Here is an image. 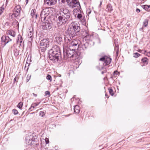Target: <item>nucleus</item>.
<instances>
[{
	"label": "nucleus",
	"instance_id": "obj_1",
	"mask_svg": "<svg viewBox=\"0 0 150 150\" xmlns=\"http://www.w3.org/2000/svg\"><path fill=\"white\" fill-rule=\"evenodd\" d=\"M64 40L69 45V47L66 49V52H64V59H67L69 58H72L76 59L78 58V53L76 52L75 50L79 47L80 41L78 40L74 39L71 41L67 36L64 38Z\"/></svg>",
	"mask_w": 150,
	"mask_h": 150
},
{
	"label": "nucleus",
	"instance_id": "obj_2",
	"mask_svg": "<svg viewBox=\"0 0 150 150\" xmlns=\"http://www.w3.org/2000/svg\"><path fill=\"white\" fill-rule=\"evenodd\" d=\"M70 16L71 14L68 10L66 8L60 9L56 16L58 19V24L60 25L67 24L71 19Z\"/></svg>",
	"mask_w": 150,
	"mask_h": 150
},
{
	"label": "nucleus",
	"instance_id": "obj_3",
	"mask_svg": "<svg viewBox=\"0 0 150 150\" xmlns=\"http://www.w3.org/2000/svg\"><path fill=\"white\" fill-rule=\"evenodd\" d=\"M49 58L53 62H57L61 57V54L58 47L54 46L49 51Z\"/></svg>",
	"mask_w": 150,
	"mask_h": 150
},
{
	"label": "nucleus",
	"instance_id": "obj_4",
	"mask_svg": "<svg viewBox=\"0 0 150 150\" xmlns=\"http://www.w3.org/2000/svg\"><path fill=\"white\" fill-rule=\"evenodd\" d=\"M69 30V36H67L69 38V37L70 40L71 41L73 38L75 37L77 33L79 31L80 27L79 24L77 23L73 22L71 23Z\"/></svg>",
	"mask_w": 150,
	"mask_h": 150
},
{
	"label": "nucleus",
	"instance_id": "obj_5",
	"mask_svg": "<svg viewBox=\"0 0 150 150\" xmlns=\"http://www.w3.org/2000/svg\"><path fill=\"white\" fill-rule=\"evenodd\" d=\"M26 143L30 146H34L38 144V139L35 136L32 135L27 136L25 138Z\"/></svg>",
	"mask_w": 150,
	"mask_h": 150
},
{
	"label": "nucleus",
	"instance_id": "obj_6",
	"mask_svg": "<svg viewBox=\"0 0 150 150\" xmlns=\"http://www.w3.org/2000/svg\"><path fill=\"white\" fill-rule=\"evenodd\" d=\"M69 6L72 8L77 7L79 9L80 5L78 1L77 0H66Z\"/></svg>",
	"mask_w": 150,
	"mask_h": 150
},
{
	"label": "nucleus",
	"instance_id": "obj_7",
	"mask_svg": "<svg viewBox=\"0 0 150 150\" xmlns=\"http://www.w3.org/2000/svg\"><path fill=\"white\" fill-rule=\"evenodd\" d=\"M49 39H45L42 40L40 42V48L42 51H45L49 45Z\"/></svg>",
	"mask_w": 150,
	"mask_h": 150
},
{
	"label": "nucleus",
	"instance_id": "obj_8",
	"mask_svg": "<svg viewBox=\"0 0 150 150\" xmlns=\"http://www.w3.org/2000/svg\"><path fill=\"white\" fill-rule=\"evenodd\" d=\"M50 13V8H46L43 9L41 11L40 13V17L42 21H44L47 16Z\"/></svg>",
	"mask_w": 150,
	"mask_h": 150
},
{
	"label": "nucleus",
	"instance_id": "obj_9",
	"mask_svg": "<svg viewBox=\"0 0 150 150\" xmlns=\"http://www.w3.org/2000/svg\"><path fill=\"white\" fill-rule=\"evenodd\" d=\"M21 11V7L20 6L18 5L16 6L14 9L13 14H10V18L11 17V18L13 17H16L20 14Z\"/></svg>",
	"mask_w": 150,
	"mask_h": 150
},
{
	"label": "nucleus",
	"instance_id": "obj_10",
	"mask_svg": "<svg viewBox=\"0 0 150 150\" xmlns=\"http://www.w3.org/2000/svg\"><path fill=\"white\" fill-rule=\"evenodd\" d=\"M1 44L3 46H5L9 41H11V40L8 36H3L1 38Z\"/></svg>",
	"mask_w": 150,
	"mask_h": 150
},
{
	"label": "nucleus",
	"instance_id": "obj_11",
	"mask_svg": "<svg viewBox=\"0 0 150 150\" xmlns=\"http://www.w3.org/2000/svg\"><path fill=\"white\" fill-rule=\"evenodd\" d=\"M52 27L50 23L48 21H46L42 25V28L44 30H49Z\"/></svg>",
	"mask_w": 150,
	"mask_h": 150
},
{
	"label": "nucleus",
	"instance_id": "obj_12",
	"mask_svg": "<svg viewBox=\"0 0 150 150\" xmlns=\"http://www.w3.org/2000/svg\"><path fill=\"white\" fill-rule=\"evenodd\" d=\"M57 0H44V4L49 6H52L56 4Z\"/></svg>",
	"mask_w": 150,
	"mask_h": 150
},
{
	"label": "nucleus",
	"instance_id": "obj_13",
	"mask_svg": "<svg viewBox=\"0 0 150 150\" xmlns=\"http://www.w3.org/2000/svg\"><path fill=\"white\" fill-rule=\"evenodd\" d=\"M148 21L147 19H145L143 22V26L139 29L140 31H143V28L144 27H146L148 25Z\"/></svg>",
	"mask_w": 150,
	"mask_h": 150
},
{
	"label": "nucleus",
	"instance_id": "obj_14",
	"mask_svg": "<svg viewBox=\"0 0 150 150\" xmlns=\"http://www.w3.org/2000/svg\"><path fill=\"white\" fill-rule=\"evenodd\" d=\"M31 15L33 18L36 19L37 18V14L36 13V11L34 9L31 10Z\"/></svg>",
	"mask_w": 150,
	"mask_h": 150
},
{
	"label": "nucleus",
	"instance_id": "obj_15",
	"mask_svg": "<svg viewBox=\"0 0 150 150\" xmlns=\"http://www.w3.org/2000/svg\"><path fill=\"white\" fill-rule=\"evenodd\" d=\"M86 37L83 38V39L84 40L87 41H91L93 38V36L91 35H86Z\"/></svg>",
	"mask_w": 150,
	"mask_h": 150
},
{
	"label": "nucleus",
	"instance_id": "obj_16",
	"mask_svg": "<svg viewBox=\"0 0 150 150\" xmlns=\"http://www.w3.org/2000/svg\"><path fill=\"white\" fill-rule=\"evenodd\" d=\"M29 31L28 34V36L29 38H30L32 39L33 38V28H31L29 29Z\"/></svg>",
	"mask_w": 150,
	"mask_h": 150
},
{
	"label": "nucleus",
	"instance_id": "obj_17",
	"mask_svg": "<svg viewBox=\"0 0 150 150\" xmlns=\"http://www.w3.org/2000/svg\"><path fill=\"white\" fill-rule=\"evenodd\" d=\"M111 59L110 58L105 56V63L106 65H108L111 62Z\"/></svg>",
	"mask_w": 150,
	"mask_h": 150
},
{
	"label": "nucleus",
	"instance_id": "obj_18",
	"mask_svg": "<svg viewBox=\"0 0 150 150\" xmlns=\"http://www.w3.org/2000/svg\"><path fill=\"white\" fill-rule=\"evenodd\" d=\"M40 102L38 103H34L32 104L31 107L29 109V110L30 111H32L33 110L35 107L37 106Z\"/></svg>",
	"mask_w": 150,
	"mask_h": 150
},
{
	"label": "nucleus",
	"instance_id": "obj_19",
	"mask_svg": "<svg viewBox=\"0 0 150 150\" xmlns=\"http://www.w3.org/2000/svg\"><path fill=\"white\" fill-rule=\"evenodd\" d=\"M7 33L13 37H14L16 35L15 32L13 30H8L7 32Z\"/></svg>",
	"mask_w": 150,
	"mask_h": 150
},
{
	"label": "nucleus",
	"instance_id": "obj_20",
	"mask_svg": "<svg viewBox=\"0 0 150 150\" xmlns=\"http://www.w3.org/2000/svg\"><path fill=\"white\" fill-rule=\"evenodd\" d=\"M142 61L144 65H147L149 62L148 59L146 57H144L142 59Z\"/></svg>",
	"mask_w": 150,
	"mask_h": 150
},
{
	"label": "nucleus",
	"instance_id": "obj_21",
	"mask_svg": "<svg viewBox=\"0 0 150 150\" xmlns=\"http://www.w3.org/2000/svg\"><path fill=\"white\" fill-rule=\"evenodd\" d=\"M112 10V7L110 4H108L107 6V8L106 10V11L111 12Z\"/></svg>",
	"mask_w": 150,
	"mask_h": 150
},
{
	"label": "nucleus",
	"instance_id": "obj_22",
	"mask_svg": "<svg viewBox=\"0 0 150 150\" xmlns=\"http://www.w3.org/2000/svg\"><path fill=\"white\" fill-rule=\"evenodd\" d=\"M74 112L76 113H78L80 111V108L78 105H76L74 108Z\"/></svg>",
	"mask_w": 150,
	"mask_h": 150
},
{
	"label": "nucleus",
	"instance_id": "obj_23",
	"mask_svg": "<svg viewBox=\"0 0 150 150\" xmlns=\"http://www.w3.org/2000/svg\"><path fill=\"white\" fill-rule=\"evenodd\" d=\"M143 8L145 10L149 11H150V5H146L142 6Z\"/></svg>",
	"mask_w": 150,
	"mask_h": 150
},
{
	"label": "nucleus",
	"instance_id": "obj_24",
	"mask_svg": "<svg viewBox=\"0 0 150 150\" xmlns=\"http://www.w3.org/2000/svg\"><path fill=\"white\" fill-rule=\"evenodd\" d=\"M55 39L57 42H60L62 40V38L60 36L57 37L55 38Z\"/></svg>",
	"mask_w": 150,
	"mask_h": 150
},
{
	"label": "nucleus",
	"instance_id": "obj_25",
	"mask_svg": "<svg viewBox=\"0 0 150 150\" xmlns=\"http://www.w3.org/2000/svg\"><path fill=\"white\" fill-rule=\"evenodd\" d=\"M22 38L21 36H19L18 37V39L17 40V42L18 43H21L22 42Z\"/></svg>",
	"mask_w": 150,
	"mask_h": 150
},
{
	"label": "nucleus",
	"instance_id": "obj_26",
	"mask_svg": "<svg viewBox=\"0 0 150 150\" xmlns=\"http://www.w3.org/2000/svg\"><path fill=\"white\" fill-rule=\"evenodd\" d=\"M82 35L83 38L86 37V35H88V32L86 30H85L82 33Z\"/></svg>",
	"mask_w": 150,
	"mask_h": 150
},
{
	"label": "nucleus",
	"instance_id": "obj_27",
	"mask_svg": "<svg viewBox=\"0 0 150 150\" xmlns=\"http://www.w3.org/2000/svg\"><path fill=\"white\" fill-rule=\"evenodd\" d=\"M14 54L15 56H17L18 55V52L17 49L13 50Z\"/></svg>",
	"mask_w": 150,
	"mask_h": 150
},
{
	"label": "nucleus",
	"instance_id": "obj_28",
	"mask_svg": "<svg viewBox=\"0 0 150 150\" xmlns=\"http://www.w3.org/2000/svg\"><path fill=\"white\" fill-rule=\"evenodd\" d=\"M23 105V103L22 102H21L18 104L17 106L18 108L20 109H21Z\"/></svg>",
	"mask_w": 150,
	"mask_h": 150
},
{
	"label": "nucleus",
	"instance_id": "obj_29",
	"mask_svg": "<svg viewBox=\"0 0 150 150\" xmlns=\"http://www.w3.org/2000/svg\"><path fill=\"white\" fill-rule=\"evenodd\" d=\"M47 96V97H48L50 96V93L49 91H46L45 92V96Z\"/></svg>",
	"mask_w": 150,
	"mask_h": 150
},
{
	"label": "nucleus",
	"instance_id": "obj_30",
	"mask_svg": "<svg viewBox=\"0 0 150 150\" xmlns=\"http://www.w3.org/2000/svg\"><path fill=\"white\" fill-rule=\"evenodd\" d=\"M133 55V57L135 58L138 57L140 55V54L137 52L134 53Z\"/></svg>",
	"mask_w": 150,
	"mask_h": 150
},
{
	"label": "nucleus",
	"instance_id": "obj_31",
	"mask_svg": "<svg viewBox=\"0 0 150 150\" xmlns=\"http://www.w3.org/2000/svg\"><path fill=\"white\" fill-rule=\"evenodd\" d=\"M109 92L110 93L112 96L114 95L113 91L112 89L111 88L108 89Z\"/></svg>",
	"mask_w": 150,
	"mask_h": 150
},
{
	"label": "nucleus",
	"instance_id": "obj_32",
	"mask_svg": "<svg viewBox=\"0 0 150 150\" xmlns=\"http://www.w3.org/2000/svg\"><path fill=\"white\" fill-rule=\"evenodd\" d=\"M3 5L0 8V15H1L3 13V11L4 10V8L3 7Z\"/></svg>",
	"mask_w": 150,
	"mask_h": 150
},
{
	"label": "nucleus",
	"instance_id": "obj_33",
	"mask_svg": "<svg viewBox=\"0 0 150 150\" xmlns=\"http://www.w3.org/2000/svg\"><path fill=\"white\" fill-rule=\"evenodd\" d=\"M46 78L47 80H49L50 81H52L51 76L49 75H47V76Z\"/></svg>",
	"mask_w": 150,
	"mask_h": 150
},
{
	"label": "nucleus",
	"instance_id": "obj_34",
	"mask_svg": "<svg viewBox=\"0 0 150 150\" xmlns=\"http://www.w3.org/2000/svg\"><path fill=\"white\" fill-rule=\"evenodd\" d=\"M77 17L80 20L82 19V15L81 14L78 13L77 15Z\"/></svg>",
	"mask_w": 150,
	"mask_h": 150
},
{
	"label": "nucleus",
	"instance_id": "obj_35",
	"mask_svg": "<svg viewBox=\"0 0 150 150\" xmlns=\"http://www.w3.org/2000/svg\"><path fill=\"white\" fill-rule=\"evenodd\" d=\"M13 114L15 115H17L18 113V110L16 109H13Z\"/></svg>",
	"mask_w": 150,
	"mask_h": 150
},
{
	"label": "nucleus",
	"instance_id": "obj_36",
	"mask_svg": "<svg viewBox=\"0 0 150 150\" xmlns=\"http://www.w3.org/2000/svg\"><path fill=\"white\" fill-rule=\"evenodd\" d=\"M45 114V113L43 111H40L39 113L41 117H43Z\"/></svg>",
	"mask_w": 150,
	"mask_h": 150
},
{
	"label": "nucleus",
	"instance_id": "obj_37",
	"mask_svg": "<svg viewBox=\"0 0 150 150\" xmlns=\"http://www.w3.org/2000/svg\"><path fill=\"white\" fill-rule=\"evenodd\" d=\"M145 55L150 57V52H147L146 51V53L145 54Z\"/></svg>",
	"mask_w": 150,
	"mask_h": 150
},
{
	"label": "nucleus",
	"instance_id": "obj_38",
	"mask_svg": "<svg viewBox=\"0 0 150 150\" xmlns=\"http://www.w3.org/2000/svg\"><path fill=\"white\" fill-rule=\"evenodd\" d=\"M105 56H104L103 57H102L99 59V60L100 61H105Z\"/></svg>",
	"mask_w": 150,
	"mask_h": 150
},
{
	"label": "nucleus",
	"instance_id": "obj_39",
	"mask_svg": "<svg viewBox=\"0 0 150 150\" xmlns=\"http://www.w3.org/2000/svg\"><path fill=\"white\" fill-rule=\"evenodd\" d=\"M146 51H145V50H139V52H140L144 54H145V53H146Z\"/></svg>",
	"mask_w": 150,
	"mask_h": 150
},
{
	"label": "nucleus",
	"instance_id": "obj_40",
	"mask_svg": "<svg viewBox=\"0 0 150 150\" xmlns=\"http://www.w3.org/2000/svg\"><path fill=\"white\" fill-rule=\"evenodd\" d=\"M30 77H31L30 75L29 76V75H28L27 76V82H28L29 81V80L30 79Z\"/></svg>",
	"mask_w": 150,
	"mask_h": 150
},
{
	"label": "nucleus",
	"instance_id": "obj_41",
	"mask_svg": "<svg viewBox=\"0 0 150 150\" xmlns=\"http://www.w3.org/2000/svg\"><path fill=\"white\" fill-rule=\"evenodd\" d=\"M45 142L46 144H48L49 143V140L48 138H46L45 139Z\"/></svg>",
	"mask_w": 150,
	"mask_h": 150
},
{
	"label": "nucleus",
	"instance_id": "obj_42",
	"mask_svg": "<svg viewBox=\"0 0 150 150\" xmlns=\"http://www.w3.org/2000/svg\"><path fill=\"white\" fill-rule=\"evenodd\" d=\"M136 11L137 12L139 13L140 11L139 9L137 8L136 10Z\"/></svg>",
	"mask_w": 150,
	"mask_h": 150
},
{
	"label": "nucleus",
	"instance_id": "obj_43",
	"mask_svg": "<svg viewBox=\"0 0 150 150\" xmlns=\"http://www.w3.org/2000/svg\"><path fill=\"white\" fill-rule=\"evenodd\" d=\"M33 94L34 96L35 97H36L37 96V95L36 94L34 93H33Z\"/></svg>",
	"mask_w": 150,
	"mask_h": 150
},
{
	"label": "nucleus",
	"instance_id": "obj_44",
	"mask_svg": "<svg viewBox=\"0 0 150 150\" xmlns=\"http://www.w3.org/2000/svg\"><path fill=\"white\" fill-rule=\"evenodd\" d=\"M77 11L75 9H74V14L75 15V17H76V15L75 14V11Z\"/></svg>",
	"mask_w": 150,
	"mask_h": 150
},
{
	"label": "nucleus",
	"instance_id": "obj_45",
	"mask_svg": "<svg viewBox=\"0 0 150 150\" xmlns=\"http://www.w3.org/2000/svg\"><path fill=\"white\" fill-rule=\"evenodd\" d=\"M29 64H28V63H26L25 65V67H26V66H29Z\"/></svg>",
	"mask_w": 150,
	"mask_h": 150
},
{
	"label": "nucleus",
	"instance_id": "obj_46",
	"mask_svg": "<svg viewBox=\"0 0 150 150\" xmlns=\"http://www.w3.org/2000/svg\"><path fill=\"white\" fill-rule=\"evenodd\" d=\"M102 2L101 1H100V4L99 6L100 7L101 4H102Z\"/></svg>",
	"mask_w": 150,
	"mask_h": 150
},
{
	"label": "nucleus",
	"instance_id": "obj_47",
	"mask_svg": "<svg viewBox=\"0 0 150 150\" xmlns=\"http://www.w3.org/2000/svg\"><path fill=\"white\" fill-rule=\"evenodd\" d=\"M26 4H27L28 2V0H26Z\"/></svg>",
	"mask_w": 150,
	"mask_h": 150
},
{
	"label": "nucleus",
	"instance_id": "obj_48",
	"mask_svg": "<svg viewBox=\"0 0 150 150\" xmlns=\"http://www.w3.org/2000/svg\"><path fill=\"white\" fill-rule=\"evenodd\" d=\"M118 50H117L116 51V54H118Z\"/></svg>",
	"mask_w": 150,
	"mask_h": 150
},
{
	"label": "nucleus",
	"instance_id": "obj_49",
	"mask_svg": "<svg viewBox=\"0 0 150 150\" xmlns=\"http://www.w3.org/2000/svg\"><path fill=\"white\" fill-rule=\"evenodd\" d=\"M129 25H130V24H127V27H129Z\"/></svg>",
	"mask_w": 150,
	"mask_h": 150
},
{
	"label": "nucleus",
	"instance_id": "obj_50",
	"mask_svg": "<svg viewBox=\"0 0 150 150\" xmlns=\"http://www.w3.org/2000/svg\"><path fill=\"white\" fill-rule=\"evenodd\" d=\"M8 0H6V4H7V3Z\"/></svg>",
	"mask_w": 150,
	"mask_h": 150
},
{
	"label": "nucleus",
	"instance_id": "obj_51",
	"mask_svg": "<svg viewBox=\"0 0 150 150\" xmlns=\"http://www.w3.org/2000/svg\"><path fill=\"white\" fill-rule=\"evenodd\" d=\"M101 74H104V72H103V71H102V72H101Z\"/></svg>",
	"mask_w": 150,
	"mask_h": 150
},
{
	"label": "nucleus",
	"instance_id": "obj_52",
	"mask_svg": "<svg viewBox=\"0 0 150 150\" xmlns=\"http://www.w3.org/2000/svg\"><path fill=\"white\" fill-rule=\"evenodd\" d=\"M141 1H144L145 0H140Z\"/></svg>",
	"mask_w": 150,
	"mask_h": 150
},
{
	"label": "nucleus",
	"instance_id": "obj_53",
	"mask_svg": "<svg viewBox=\"0 0 150 150\" xmlns=\"http://www.w3.org/2000/svg\"><path fill=\"white\" fill-rule=\"evenodd\" d=\"M115 72L117 73V71H115L114 72V73H115Z\"/></svg>",
	"mask_w": 150,
	"mask_h": 150
},
{
	"label": "nucleus",
	"instance_id": "obj_54",
	"mask_svg": "<svg viewBox=\"0 0 150 150\" xmlns=\"http://www.w3.org/2000/svg\"><path fill=\"white\" fill-rule=\"evenodd\" d=\"M14 80H15V81H16V78H14Z\"/></svg>",
	"mask_w": 150,
	"mask_h": 150
},
{
	"label": "nucleus",
	"instance_id": "obj_55",
	"mask_svg": "<svg viewBox=\"0 0 150 150\" xmlns=\"http://www.w3.org/2000/svg\"><path fill=\"white\" fill-rule=\"evenodd\" d=\"M91 11H90V12H89L88 13H91Z\"/></svg>",
	"mask_w": 150,
	"mask_h": 150
},
{
	"label": "nucleus",
	"instance_id": "obj_56",
	"mask_svg": "<svg viewBox=\"0 0 150 150\" xmlns=\"http://www.w3.org/2000/svg\"><path fill=\"white\" fill-rule=\"evenodd\" d=\"M21 0H18L19 1H21Z\"/></svg>",
	"mask_w": 150,
	"mask_h": 150
},
{
	"label": "nucleus",
	"instance_id": "obj_57",
	"mask_svg": "<svg viewBox=\"0 0 150 150\" xmlns=\"http://www.w3.org/2000/svg\"><path fill=\"white\" fill-rule=\"evenodd\" d=\"M67 115V116H69V115Z\"/></svg>",
	"mask_w": 150,
	"mask_h": 150
},
{
	"label": "nucleus",
	"instance_id": "obj_58",
	"mask_svg": "<svg viewBox=\"0 0 150 150\" xmlns=\"http://www.w3.org/2000/svg\"><path fill=\"white\" fill-rule=\"evenodd\" d=\"M84 46H85V44H84Z\"/></svg>",
	"mask_w": 150,
	"mask_h": 150
}]
</instances>
